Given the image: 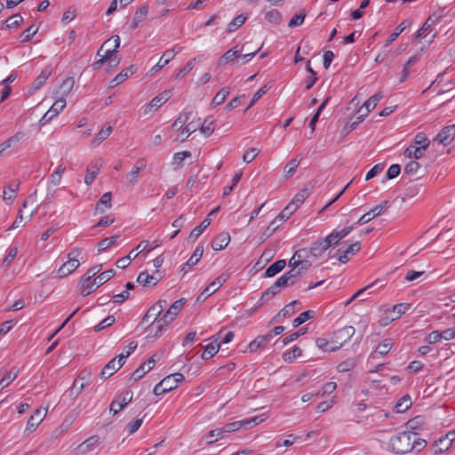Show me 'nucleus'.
<instances>
[{
  "label": "nucleus",
  "instance_id": "1",
  "mask_svg": "<svg viewBox=\"0 0 455 455\" xmlns=\"http://www.w3.org/2000/svg\"><path fill=\"white\" fill-rule=\"evenodd\" d=\"M389 206L390 202L388 200L383 201L380 204L374 206L368 212L364 213L354 225L347 226L340 230H333L324 239L314 243L308 251L306 248L297 250L292 256H300L299 253L301 251L309 253L311 256H316V251L321 254L330 247L335 246L339 247L335 256H353L356 254L361 249V242L355 241L349 243V241L342 240L351 233L355 226L363 225L369 222L373 218L382 214Z\"/></svg>",
  "mask_w": 455,
  "mask_h": 455
},
{
  "label": "nucleus",
  "instance_id": "2",
  "mask_svg": "<svg viewBox=\"0 0 455 455\" xmlns=\"http://www.w3.org/2000/svg\"><path fill=\"white\" fill-rule=\"evenodd\" d=\"M412 436L411 431H403L393 435L388 442V450L396 455H403L412 451L413 446H411Z\"/></svg>",
  "mask_w": 455,
  "mask_h": 455
},
{
  "label": "nucleus",
  "instance_id": "3",
  "mask_svg": "<svg viewBox=\"0 0 455 455\" xmlns=\"http://www.w3.org/2000/svg\"><path fill=\"white\" fill-rule=\"evenodd\" d=\"M244 51V46L241 49H238L237 46L227 51L219 60V65L224 66L228 64L229 61L234 60L238 57H243L244 61H249L258 52L259 49L255 50L252 52L244 53L242 55V52Z\"/></svg>",
  "mask_w": 455,
  "mask_h": 455
},
{
  "label": "nucleus",
  "instance_id": "4",
  "mask_svg": "<svg viewBox=\"0 0 455 455\" xmlns=\"http://www.w3.org/2000/svg\"><path fill=\"white\" fill-rule=\"evenodd\" d=\"M228 274H222L210 283L208 286L199 294L196 300L204 301L208 297L216 292L228 279Z\"/></svg>",
  "mask_w": 455,
  "mask_h": 455
},
{
  "label": "nucleus",
  "instance_id": "5",
  "mask_svg": "<svg viewBox=\"0 0 455 455\" xmlns=\"http://www.w3.org/2000/svg\"><path fill=\"white\" fill-rule=\"evenodd\" d=\"M355 332V328L350 325L340 328L333 332L331 344L336 345L339 349L354 336Z\"/></svg>",
  "mask_w": 455,
  "mask_h": 455
},
{
  "label": "nucleus",
  "instance_id": "6",
  "mask_svg": "<svg viewBox=\"0 0 455 455\" xmlns=\"http://www.w3.org/2000/svg\"><path fill=\"white\" fill-rule=\"evenodd\" d=\"M455 139V124L443 127L433 140V143L437 142L443 146L451 144Z\"/></svg>",
  "mask_w": 455,
  "mask_h": 455
},
{
  "label": "nucleus",
  "instance_id": "7",
  "mask_svg": "<svg viewBox=\"0 0 455 455\" xmlns=\"http://www.w3.org/2000/svg\"><path fill=\"white\" fill-rule=\"evenodd\" d=\"M66 100L64 98L58 99L51 108L43 116L40 120L41 125L49 123L54 116H56L66 107Z\"/></svg>",
  "mask_w": 455,
  "mask_h": 455
},
{
  "label": "nucleus",
  "instance_id": "8",
  "mask_svg": "<svg viewBox=\"0 0 455 455\" xmlns=\"http://www.w3.org/2000/svg\"><path fill=\"white\" fill-rule=\"evenodd\" d=\"M185 303L186 299L183 298L174 301L169 309L164 314L162 318L159 319V322L172 323L183 308Z\"/></svg>",
  "mask_w": 455,
  "mask_h": 455
},
{
  "label": "nucleus",
  "instance_id": "9",
  "mask_svg": "<svg viewBox=\"0 0 455 455\" xmlns=\"http://www.w3.org/2000/svg\"><path fill=\"white\" fill-rule=\"evenodd\" d=\"M383 98V93L381 92H379L372 96H371L364 103L363 105L359 108L358 112H361L363 108H365L364 113L361 114L358 116L359 122L363 121V119L368 116V114L375 108L378 102Z\"/></svg>",
  "mask_w": 455,
  "mask_h": 455
},
{
  "label": "nucleus",
  "instance_id": "10",
  "mask_svg": "<svg viewBox=\"0 0 455 455\" xmlns=\"http://www.w3.org/2000/svg\"><path fill=\"white\" fill-rule=\"evenodd\" d=\"M162 279V275L156 270L155 273L149 275L148 271L140 273L137 282L143 286L150 287L155 286Z\"/></svg>",
  "mask_w": 455,
  "mask_h": 455
},
{
  "label": "nucleus",
  "instance_id": "11",
  "mask_svg": "<svg viewBox=\"0 0 455 455\" xmlns=\"http://www.w3.org/2000/svg\"><path fill=\"white\" fill-rule=\"evenodd\" d=\"M185 379L183 374L180 372L172 373L161 380V386L164 387V390L168 392L175 389L180 383H181Z\"/></svg>",
  "mask_w": 455,
  "mask_h": 455
},
{
  "label": "nucleus",
  "instance_id": "12",
  "mask_svg": "<svg viewBox=\"0 0 455 455\" xmlns=\"http://www.w3.org/2000/svg\"><path fill=\"white\" fill-rule=\"evenodd\" d=\"M156 355L149 357L146 362L141 363L139 368H137L132 374L131 375V379L134 381L140 379L147 372L152 370L156 364Z\"/></svg>",
  "mask_w": 455,
  "mask_h": 455
},
{
  "label": "nucleus",
  "instance_id": "13",
  "mask_svg": "<svg viewBox=\"0 0 455 455\" xmlns=\"http://www.w3.org/2000/svg\"><path fill=\"white\" fill-rule=\"evenodd\" d=\"M80 265L77 258H68V260L61 264L58 269V277L63 278L74 270H76Z\"/></svg>",
  "mask_w": 455,
  "mask_h": 455
},
{
  "label": "nucleus",
  "instance_id": "14",
  "mask_svg": "<svg viewBox=\"0 0 455 455\" xmlns=\"http://www.w3.org/2000/svg\"><path fill=\"white\" fill-rule=\"evenodd\" d=\"M181 48L179 51H175L174 48L166 50L163 56L160 58L159 61L151 68V73H156L164 67H165L175 56L180 52Z\"/></svg>",
  "mask_w": 455,
  "mask_h": 455
},
{
  "label": "nucleus",
  "instance_id": "15",
  "mask_svg": "<svg viewBox=\"0 0 455 455\" xmlns=\"http://www.w3.org/2000/svg\"><path fill=\"white\" fill-rule=\"evenodd\" d=\"M47 411L43 412L41 409H36L28 420L26 431L33 432L38 425L44 420Z\"/></svg>",
  "mask_w": 455,
  "mask_h": 455
},
{
  "label": "nucleus",
  "instance_id": "16",
  "mask_svg": "<svg viewBox=\"0 0 455 455\" xmlns=\"http://www.w3.org/2000/svg\"><path fill=\"white\" fill-rule=\"evenodd\" d=\"M123 366V363H120L119 360L116 362V357L110 360L101 370L100 378L108 379L112 376L116 371H118Z\"/></svg>",
  "mask_w": 455,
  "mask_h": 455
},
{
  "label": "nucleus",
  "instance_id": "17",
  "mask_svg": "<svg viewBox=\"0 0 455 455\" xmlns=\"http://www.w3.org/2000/svg\"><path fill=\"white\" fill-rule=\"evenodd\" d=\"M272 333L259 335L249 343L248 349L250 352H255L257 349L264 347L272 339Z\"/></svg>",
  "mask_w": 455,
  "mask_h": 455
},
{
  "label": "nucleus",
  "instance_id": "18",
  "mask_svg": "<svg viewBox=\"0 0 455 455\" xmlns=\"http://www.w3.org/2000/svg\"><path fill=\"white\" fill-rule=\"evenodd\" d=\"M394 345L392 339H386L382 342H380L375 348L374 352L371 353V356L373 359L379 358L377 355H379L380 356L386 355L390 349L392 348Z\"/></svg>",
  "mask_w": 455,
  "mask_h": 455
},
{
  "label": "nucleus",
  "instance_id": "19",
  "mask_svg": "<svg viewBox=\"0 0 455 455\" xmlns=\"http://www.w3.org/2000/svg\"><path fill=\"white\" fill-rule=\"evenodd\" d=\"M230 242V235L227 232L219 234L212 242V248L214 251H220L227 247Z\"/></svg>",
  "mask_w": 455,
  "mask_h": 455
},
{
  "label": "nucleus",
  "instance_id": "20",
  "mask_svg": "<svg viewBox=\"0 0 455 455\" xmlns=\"http://www.w3.org/2000/svg\"><path fill=\"white\" fill-rule=\"evenodd\" d=\"M451 447V443H448V441L442 436L434 442L430 447V451L433 454L438 455L448 451Z\"/></svg>",
  "mask_w": 455,
  "mask_h": 455
},
{
  "label": "nucleus",
  "instance_id": "21",
  "mask_svg": "<svg viewBox=\"0 0 455 455\" xmlns=\"http://www.w3.org/2000/svg\"><path fill=\"white\" fill-rule=\"evenodd\" d=\"M109 40L110 39L104 42V44L97 52L98 55L101 56L100 52L103 50V47L108 44ZM116 49H108L105 52L104 54H102V57L107 61H115V67H117L120 63L121 58L116 55Z\"/></svg>",
  "mask_w": 455,
  "mask_h": 455
},
{
  "label": "nucleus",
  "instance_id": "22",
  "mask_svg": "<svg viewBox=\"0 0 455 455\" xmlns=\"http://www.w3.org/2000/svg\"><path fill=\"white\" fill-rule=\"evenodd\" d=\"M111 198L112 195L110 192L103 194L96 204L95 212L103 213L107 209H110L112 206Z\"/></svg>",
  "mask_w": 455,
  "mask_h": 455
},
{
  "label": "nucleus",
  "instance_id": "23",
  "mask_svg": "<svg viewBox=\"0 0 455 455\" xmlns=\"http://www.w3.org/2000/svg\"><path fill=\"white\" fill-rule=\"evenodd\" d=\"M134 73V67L132 65L123 69L110 82V87H115L124 82L129 76Z\"/></svg>",
  "mask_w": 455,
  "mask_h": 455
},
{
  "label": "nucleus",
  "instance_id": "24",
  "mask_svg": "<svg viewBox=\"0 0 455 455\" xmlns=\"http://www.w3.org/2000/svg\"><path fill=\"white\" fill-rule=\"evenodd\" d=\"M172 96L171 90H165L155 98H153L149 103L151 108L157 109L164 103H165Z\"/></svg>",
  "mask_w": 455,
  "mask_h": 455
},
{
  "label": "nucleus",
  "instance_id": "25",
  "mask_svg": "<svg viewBox=\"0 0 455 455\" xmlns=\"http://www.w3.org/2000/svg\"><path fill=\"white\" fill-rule=\"evenodd\" d=\"M148 13V6H141L139 8L133 17V20L130 25V29L133 30L139 27V25L145 20Z\"/></svg>",
  "mask_w": 455,
  "mask_h": 455
},
{
  "label": "nucleus",
  "instance_id": "26",
  "mask_svg": "<svg viewBox=\"0 0 455 455\" xmlns=\"http://www.w3.org/2000/svg\"><path fill=\"white\" fill-rule=\"evenodd\" d=\"M411 21L409 20H404L403 21H402L395 29V31L389 36V37L387 38L386 44H385V47H387L389 44H391L395 40H396V38L400 36V34H402L406 28H408L409 26H411Z\"/></svg>",
  "mask_w": 455,
  "mask_h": 455
},
{
  "label": "nucleus",
  "instance_id": "27",
  "mask_svg": "<svg viewBox=\"0 0 455 455\" xmlns=\"http://www.w3.org/2000/svg\"><path fill=\"white\" fill-rule=\"evenodd\" d=\"M100 443V437L98 435H92L87 438L84 442L78 445V450L82 453H86L93 450Z\"/></svg>",
  "mask_w": 455,
  "mask_h": 455
},
{
  "label": "nucleus",
  "instance_id": "28",
  "mask_svg": "<svg viewBox=\"0 0 455 455\" xmlns=\"http://www.w3.org/2000/svg\"><path fill=\"white\" fill-rule=\"evenodd\" d=\"M286 266L285 259H279L275 263L271 264L265 271V277H273L280 273Z\"/></svg>",
  "mask_w": 455,
  "mask_h": 455
},
{
  "label": "nucleus",
  "instance_id": "29",
  "mask_svg": "<svg viewBox=\"0 0 455 455\" xmlns=\"http://www.w3.org/2000/svg\"><path fill=\"white\" fill-rule=\"evenodd\" d=\"M146 162L144 159H140L137 164L132 167V171L128 173L127 178L131 184H134L138 181L139 173L140 171L145 169Z\"/></svg>",
  "mask_w": 455,
  "mask_h": 455
},
{
  "label": "nucleus",
  "instance_id": "30",
  "mask_svg": "<svg viewBox=\"0 0 455 455\" xmlns=\"http://www.w3.org/2000/svg\"><path fill=\"white\" fill-rule=\"evenodd\" d=\"M159 246V243L157 240L150 243L149 241L143 240L141 241L136 247V249L140 250L139 252L135 253L133 256H139L140 253L144 252V256L151 252L155 248Z\"/></svg>",
  "mask_w": 455,
  "mask_h": 455
},
{
  "label": "nucleus",
  "instance_id": "31",
  "mask_svg": "<svg viewBox=\"0 0 455 455\" xmlns=\"http://www.w3.org/2000/svg\"><path fill=\"white\" fill-rule=\"evenodd\" d=\"M411 406V400L409 395H405L401 397L395 403L394 411L396 413H402L406 411Z\"/></svg>",
  "mask_w": 455,
  "mask_h": 455
},
{
  "label": "nucleus",
  "instance_id": "32",
  "mask_svg": "<svg viewBox=\"0 0 455 455\" xmlns=\"http://www.w3.org/2000/svg\"><path fill=\"white\" fill-rule=\"evenodd\" d=\"M211 224V219H204L201 224L196 227L188 235V241L194 242L204 232V230Z\"/></svg>",
  "mask_w": 455,
  "mask_h": 455
},
{
  "label": "nucleus",
  "instance_id": "33",
  "mask_svg": "<svg viewBox=\"0 0 455 455\" xmlns=\"http://www.w3.org/2000/svg\"><path fill=\"white\" fill-rule=\"evenodd\" d=\"M100 164L98 163H92L91 165L87 168V174L84 178V183L86 185H91L96 176L98 175L99 172H100Z\"/></svg>",
  "mask_w": 455,
  "mask_h": 455
},
{
  "label": "nucleus",
  "instance_id": "34",
  "mask_svg": "<svg viewBox=\"0 0 455 455\" xmlns=\"http://www.w3.org/2000/svg\"><path fill=\"white\" fill-rule=\"evenodd\" d=\"M412 307L411 303H399L393 306L390 312L394 314L395 320L399 319L403 314Z\"/></svg>",
  "mask_w": 455,
  "mask_h": 455
},
{
  "label": "nucleus",
  "instance_id": "35",
  "mask_svg": "<svg viewBox=\"0 0 455 455\" xmlns=\"http://www.w3.org/2000/svg\"><path fill=\"white\" fill-rule=\"evenodd\" d=\"M315 315V312L313 310H307L300 313L292 322L293 327H299L307 320L313 319Z\"/></svg>",
  "mask_w": 455,
  "mask_h": 455
},
{
  "label": "nucleus",
  "instance_id": "36",
  "mask_svg": "<svg viewBox=\"0 0 455 455\" xmlns=\"http://www.w3.org/2000/svg\"><path fill=\"white\" fill-rule=\"evenodd\" d=\"M315 344L317 347H319L324 352H334L339 350V347H336V345L331 344V341H329L325 338L316 339Z\"/></svg>",
  "mask_w": 455,
  "mask_h": 455
},
{
  "label": "nucleus",
  "instance_id": "37",
  "mask_svg": "<svg viewBox=\"0 0 455 455\" xmlns=\"http://www.w3.org/2000/svg\"><path fill=\"white\" fill-rule=\"evenodd\" d=\"M79 289L80 293L82 296L85 297L90 295L92 292H93L96 288V283H94L93 280H88L87 282L84 283V281L79 282Z\"/></svg>",
  "mask_w": 455,
  "mask_h": 455
},
{
  "label": "nucleus",
  "instance_id": "38",
  "mask_svg": "<svg viewBox=\"0 0 455 455\" xmlns=\"http://www.w3.org/2000/svg\"><path fill=\"white\" fill-rule=\"evenodd\" d=\"M426 150V146L421 147H408L405 151L404 155L408 156L409 158H414V159H419L423 156V151Z\"/></svg>",
  "mask_w": 455,
  "mask_h": 455
},
{
  "label": "nucleus",
  "instance_id": "39",
  "mask_svg": "<svg viewBox=\"0 0 455 455\" xmlns=\"http://www.w3.org/2000/svg\"><path fill=\"white\" fill-rule=\"evenodd\" d=\"M20 182L15 184H9L4 188L3 198L4 200L12 201L16 198L17 190L19 189Z\"/></svg>",
  "mask_w": 455,
  "mask_h": 455
},
{
  "label": "nucleus",
  "instance_id": "40",
  "mask_svg": "<svg viewBox=\"0 0 455 455\" xmlns=\"http://www.w3.org/2000/svg\"><path fill=\"white\" fill-rule=\"evenodd\" d=\"M357 363V360L355 357L347 358V360L339 363L337 366V371L339 372H347L353 370Z\"/></svg>",
  "mask_w": 455,
  "mask_h": 455
},
{
  "label": "nucleus",
  "instance_id": "41",
  "mask_svg": "<svg viewBox=\"0 0 455 455\" xmlns=\"http://www.w3.org/2000/svg\"><path fill=\"white\" fill-rule=\"evenodd\" d=\"M115 275V271L113 269H108L98 275L94 277V283H96V288H99L108 280H110Z\"/></svg>",
  "mask_w": 455,
  "mask_h": 455
},
{
  "label": "nucleus",
  "instance_id": "42",
  "mask_svg": "<svg viewBox=\"0 0 455 455\" xmlns=\"http://www.w3.org/2000/svg\"><path fill=\"white\" fill-rule=\"evenodd\" d=\"M74 85H75L74 77L69 76V77H67L66 79H64L62 84L60 86V92L62 96L61 98L69 94V92L72 91Z\"/></svg>",
  "mask_w": 455,
  "mask_h": 455
},
{
  "label": "nucleus",
  "instance_id": "43",
  "mask_svg": "<svg viewBox=\"0 0 455 455\" xmlns=\"http://www.w3.org/2000/svg\"><path fill=\"white\" fill-rule=\"evenodd\" d=\"M280 292L278 288H274V283L267 288L262 294L259 299V306H262L264 303L269 301L274 298L275 295Z\"/></svg>",
  "mask_w": 455,
  "mask_h": 455
},
{
  "label": "nucleus",
  "instance_id": "44",
  "mask_svg": "<svg viewBox=\"0 0 455 455\" xmlns=\"http://www.w3.org/2000/svg\"><path fill=\"white\" fill-rule=\"evenodd\" d=\"M309 190L307 188H304L295 195L290 204H293L297 210L299 206L309 196Z\"/></svg>",
  "mask_w": 455,
  "mask_h": 455
},
{
  "label": "nucleus",
  "instance_id": "45",
  "mask_svg": "<svg viewBox=\"0 0 455 455\" xmlns=\"http://www.w3.org/2000/svg\"><path fill=\"white\" fill-rule=\"evenodd\" d=\"M159 315H160L157 313L156 307H150L145 315L142 317L140 324H145L148 323L150 319H152L151 323H148V326H151L157 320Z\"/></svg>",
  "mask_w": 455,
  "mask_h": 455
},
{
  "label": "nucleus",
  "instance_id": "46",
  "mask_svg": "<svg viewBox=\"0 0 455 455\" xmlns=\"http://www.w3.org/2000/svg\"><path fill=\"white\" fill-rule=\"evenodd\" d=\"M247 17L243 14H240L233 19L231 22L228 23L227 28V32L231 33L240 28L246 20Z\"/></svg>",
  "mask_w": 455,
  "mask_h": 455
},
{
  "label": "nucleus",
  "instance_id": "47",
  "mask_svg": "<svg viewBox=\"0 0 455 455\" xmlns=\"http://www.w3.org/2000/svg\"><path fill=\"white\" fill-rule=\"evenodd\" d=\"M265 19L271 24L278 25L282 21V14L276 9H272L265 13Z\"/></svg>",
  "mask_w": 455,
  "mask_h": 455
},
{
  "label": "nucleus",
  "instance_id": "48",
  "mask_svg": "<svg viewBox=\"0 0 455 455\" xmlns=\"http://www.w3.org/2000/svg\"><path fill=\"white\" fill-rule=\"evenodd\" d=\"M220 347V343H218L217 346H214L212 343H210L205 346L204 352L201 355L202 359L208 360L212 358L213 355L217 354Z\"/></svg>",
  "mask_w": 455,
  "mask_h": 455
},
{
  "label": "nucleus",
  "instance_id": "49",
  "mask_svg": "<svg viewBox=\"0 0 455 455\" xmlns=\"http://www.w3.org/2000/svg\"><path fill=\"white\" fill-rule=\"evenodd\" d=\"M412 438H411V446H413V450L415 452L421 451L427 446V441L425 439L418 438L417 433L412 432Z\"/></svg>",
  "mask_w": 455,
  "mask_h": 455
},
{
  "label": "nucleus",
  "instance_id": "50",
  "mask_svg": "<svg viewBox=\"0 0 455 455\" xmlns=\"http://www.w3.org/2000/svg\"><path fill=\"white\" fill-rule=\"evenodd\" d=\"M378 283H381V286L384 287L386 285V280L385 279H376L375 281H373L372 283H371L370 284L366 285L365 287L358 290L352 297L351 299L347 301V304H349L352 300H354L355 299L358 298L359 296H361V294H363L364 291H368L369 289H371V287L375 286L376 284Z\"/></svg>",
  "mask_w": 455,
  "mask_h": 455
},
{
  "label": "nucleus",
  "instance_id": "51",
  "mask_svg": "<svg viewBox=\"0 0 455 455\" xmlns=\"http://www.w3.org/2000/svg\"><path fill=\"white\" fill-rule=\"evenodd\" d=\"M300 355H301V349L299 347L294 346L291 350L285 351L283 354L282 357H283V361L291 363V362H293L294 359H296L297 357H299Z\"/></svg>",
  "mask_w": 455,
  "mask_h": 455
},
{
  "label": "nucleus",
  "instance_id": "52",
  "mask_svg": "<svg viewBox=\"0 0 455 455\" xmlns=\"http://www.w3.org/2000/svg\"><path fill=\"white\" fill-rule=\"evenodd\" d=\"M116 399H118V410H123L132 401V393L131 391H125L118 395Z\"/></svg>",
  "mask_w": 455,
  "mask_h": 455
},
{
  "label": "nucleus",
  "instance_id": "53",
  "mask_svg": "<svg viewBox=\"0 0 455 455\" xmlns=\"http://www.w3.org/2000/svg\"><path fill=\"white\" fill-rule=\"evenodd\" d=\"M14 368L5 372L3 378L0 380V386L2 388L7 387L10 383H12L18 376L19 371H14Z\"/></svg>",
  "mask_w": 455,
  "mask_h": 455
},
{
  "label": "nucleus",
  "instance_id": "54",
  "mask_svg": "<svg viewBox=\"0 0 455 455\" xmlns=\"http://www.w3.org/2000/svg\"><path fill=\"white\" fill-rule=\"evenodd\" d=\"M52 74V68L50 67H46L44 68L41 74L39 76H37V77L35 79V82H34V84H35V88H39L40 86H42L45 81L48 79V77L51 76Z\"/></svg>",
  "mask_w": 455,
  "mask_h": 455
},
{
  "label": "nucleus",
  "instance_id": "55",
  "mask_svg": "<svg viewBox=\"0 0 455 455\" xmlns=\"http://www.w3.org/2000/svg\"><path fill=\"white\" fill-rule=\"evenodd\" d=\"M113 127L108 125L106 128H102L95 136L92 144H100L105 140L112 132Z\"/></svg>",
  "mask_w": 455,
  "mask_h": 455
},
{
  "label": "nucleus",
  "instance_id": "56",
  "mask_svg": "<svg viewBox=\"0 0 455 455\" xmlns=\"http://www.w3.org/2000/svg\"><path fill=\"white\" fill-rule=\"evenodd\" d=\"M242 428L243 429V421L242 420H237V421H234V422H230V423L225 424L221 427V430L226 435V434L235 432V431H237L239 429H242Z\"/></svg>",
  "mask_w": 455,
  "mask_h": 455
},
{
  "label": "nucleus",
  "instance_id": "57",
  "mask_svg": "<svg viewBox=\"0 0 455 455\" xmlns=\"http://www.w3.org/2000/svg\"><path fill=\"white\" fill-rule=\"evenodd\" d=\"M296 211V206L293 204H289L276 217L280 222L287 220L292 213Z\"/></svg>",
  "mask_w": 455,
  "mask_h": 455
},
{
  "label": "nucleus",
  "instance_id": "58",
  "mask_svg": "<svg viewBox=\"0 0 455 455\" xmlns=\"http://www.w3.org/2000/svg\"><path fill=\"white\" fill-rule=\"evenodd\" d=\"M264 420H265V418L263 417V415L242 419L243 424V429H250L252 427L257 426L259 423L263 422Z\"/></svg>",
  "mask_w": 455,
  "mask_h": 455
},
{
  "label": "nucleus",
  "instance_id": "59",
  "mask_svg": "<svg viewBox=\"0 0 455 455\" xmlns=\"http://www.w3.org/2000/svg\"><path fill=\"white\" fill-rule=\"evenodd\" d=\"M23 22V18L20 14L17 13L11 17H9L5 20V28H18Z\"/></svg>",
  "mask_w": 455,
  "mask_h": 455
},
{
  "label": "nucleus",
  "instance_id": "60",
  "mask_svg": "<svg viewBox=\"0 0 455 455\" xmlns=\"http://www.w3.org/2000/svg\"><path fill=\"white\" fill-rule=\"evenodd\" d=\"M197 62V58L189 60L177 73V77H183L188 75L195 67Z\"/></svg>",
  "mask_w": 455,
  "mask_h": 455
},
{
  "label": "nucleus",
  "instance_id": "61",
  "mask_svg": "<svg viewBox=\"0 0 455 455\" xmlns=\"http://www.w3.org/2000/svg\"><path fill=\"white\" fill-rule=\"evenodd\" d=\"M228 94H229L228 89L222 88L216 93V95L214 96V98L212 100V104L214 106H219V105L224 103V101L226 100V98Z\"/></svg>",
  "mask_w": 455,
  "mask_h": 455
},
{
  "label": "nucleus",
  "instance_id": "62",
  "mask_svg": "<svg viewBox=\"0 0 455 455\" xmlns=\"http://www.w3.org/2000/svg\"><path fill=\"white\" fill-rule=\"evenodd\" d=\"M118 238L117 235L110 236L105 239H102L100 242L98 243V252L100 253L104 251L107 248L113 245L116 239Z\"/></svg>",
  "mask_w": 455,
  "mask_h": 455
},
{
  "label": "nucleus",
  "instance_id": "63",
  "mask_svg": "<svg viewBox=\"0 0 455 455\" xmlns=\"http://www.w3.org/2000/svg\"><path fill=\"white\" fill-rule=\"evenodd\" d=\"M224 435H225V434L221 430V427L212 429L208 433L209 440H207V443H209V444L217 442L218 440L222 439L224 437Z\"/></svg>",
  "mask_w": 455,
  "mask_h": 455
},
{
  "label": "nucleus",
  "instance_id": "64",
  "mask_svg": "<svg viewBox=\"0 0 455 455\" xmlns=\"http://www.w3.org/2000/svg\"><path fill=\"white\" fill-rule=\"evenodd\" d=\"M269 89H270V86H268L267 84H265L259 90H258L254 93V95H253L249 106L246 108L245 111L248 110L249 108H251L265 93H267V92Z\"/></svg>",
  "mask_w": 455,
  "mask_h": 455
}]
</instances>
